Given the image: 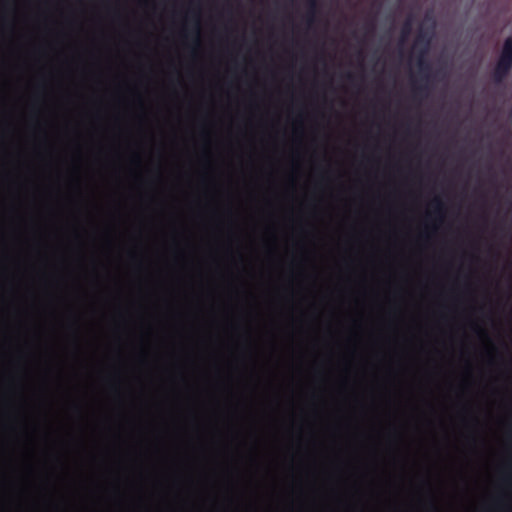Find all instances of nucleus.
Returning <instances> with one entry per match:
<instances>
[{
  "mask_svg": "<svg viewBox=\"0 0 512 512\" xmlns=\"http://www.w3.org/2000/svg\"><path fill=\"white\" fill-rule=\"evenodd\" d=\"M427 85L413 83L414 96H423L427 94Z\"/></svg>",
  "mask_w": 512,
  "mask_h": 512,
  "instance_id": "6",
  "label": "nucleus"
},
{
  "mask_svg": "<svg viewBox=\"0 0 512 512\" xmlns=\"http://www.w3.org/2000/svg\"><path fill=\"white\" fill-rule=\"evenodd\" d=\"M308 11L306 14V22L311 25L315 21V15L317 12V0H306Z\"/></svg>",
  "mask_w": 512,
  "mask_h": 512,
  "instance_id": "3",
  "label": "nucleus"
},
{
  "mask_svg": "<svg viewBox=\"0 0 512 512\" xmlns=\"http://www.w3.org/2000/svg\"><path fill=\"white\" fill-rule=\"evenodd\" d=\"M366 28H367V32H369V33H370V32H373V31H374V28H375L374 23H372V22H371V23H368V24L366 25Z\"/></svg>",
  "mask_w": 512,
  "mask_h": 512,
  "instance_id": "7",
  "label": "nucleus"
},
{
  "mask_svg": "<svg viewBox=\"0 0 512 512\" xmlns=\"http://www.w3.org/2000/svg\"><path fill=\"white\" fill-rule=\"evenodd\" d=\"M347 78H348L349 80H351V81H352L354 77H353V75H352V74L348 73V74H347Z\"/></svg>",
  "mask_w": 512,
  "mask_h": 512,
  "instance_id": "8",
  "label": "nucleus"
},
{
  "mask_svg": "<svg viewBox=\"0 0 512 512\" xmlns=\"http://www.w3.org/2000/svg\"><path fill=\"white\" fill-rule=\"evenodd\" d=\"M512 70V36L507 37L494 67L492 77L496 84L502 83Z\"/></svg>",
  "mask_w": 512,
  "mask_h": 512,
  "instance_id": "2",
  "label": "nucleus"
},
{
  "mask_svg": "<svg viewBox=\"0 0 512 512\" xmlns=\"http://www.w3.org/2000/svg\"><path fill=\"white\" fill-rule=\"evenodd\" d=\"M432 206L434 208V213L436 215H438L439 217H442L443 216V213H444V204L443 202L441 201L440 198H435L433 201H432Z\"/></svg>",
  "mask_w": 512,
  "mask_h": 512,
  "instance_id": "5",
  "label": "nucleus"
},
{
  "mask_svg": "<svg viewBox=\"0 0 512 512\" xmlns=\"http://www.w3.org/2000/svg\"><path fill=\"white\" fill-rule=\"evenodd\" d=\"M412 24H413L412 16L407 17V19L404 21L402 28H401V37H400L401 42H404L410 35V33L412 31Z\"/></svg>",
  "mask_w": 512,
  "mask_h": 512,
  "instance_id": "4",
  "label": "nucleus"
},
{
  "mask_svg": "<svg viewBox=\"0 0 512 512\" xmlns=\"http://www.w3.org/2000/svg\"><path fill=\"white\" fill-rule=\"evenodd\" d=\"M434 26L431 30L421 28L416 36L414 42V49L418 50L417 64L422 76V79L428 80L431 71V65L426 57L429 52Z\"/></svg>",
  "mask_w": 512,
  "mask_h": 512,
  "instance_id": "1",
  "label": "nucleus"
}]
</instances>
